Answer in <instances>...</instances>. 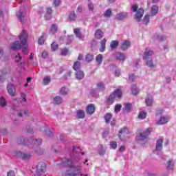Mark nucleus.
<instances>
[{"label":"nucleus","instance_id":"nucleus-1","mask_svg":"<svg viewBox=\"0 0 176 176\" xmlns=\"http://www.w3.org/2000/svg\"><path fill=\"white\" fill-rule=\"evenodd\" d=\"M27 32L23 30L19 36L21 43L19 41L12 43L11 45V49L12 50H20L22 47V52L23 54H27V49L28 48V45L27 44Z\"/></svg>","mask_w":176,"mask_h":176},{"label":"nucleus","instance_id":"nucleus-2","mask_svg":"<svg viewBox=\"0 0 176 176\" xmlns=\"http://www.w3.org/2000/svg\"><path fill=\"white\" fill-rule=\"evenodd\" d=\"M63 164L65 165V167H68L69 168H73V172H68L67 171L66 173L64 174L65 176H76L79 175L80 173H82V167L80 166H76L74 165V162L72 160L65 158L64 160L63 161Z\"/></svg>","mask_w":176,"mask_h":176},{"label":"nucleus","instance_id":"nucleus-3","mask_svg":"<svg viewBox=\"0 0 176 176\" xmlns=\"http://www.w3.org/2000/svg\"><path fill=\"white\" fill-rule=\"evenodd\" d=\"M122 96L123 94H122V91L120 89H116L113 92L112 94H111L106 98L105 102L107 104V105H112L116 97H118V98H122Z\"/></svg>","mask_w":176,"mask_h":176},{"label":"nucleus","instance_id":"nucleus-4","mask_svg":"<svg viewBox=\"0 0 176 176\" xmlns=\"http://www.w3.org/2000/svg\"><path fill=\"white\" fill-rule=\"evenodd\" d=\"M131 8L133 9V12H135V19L138 21H140L142 19V16H144V8H140L138 9V6L137 5H134L131 7Z\"/></svg>","mask_w":176,"mask_h":176},{"label":"nucleus","instance_id":"nucleus-5","mask_svg":"<svg viewBox=\"0 0 176 176\" xmlns=\"http://www.w3.org/2000/svg\"><path fill=\"white\" fill-rule=\"evenodd\" d=\"M153 129L152 128H148L146 130V131H144L142 133H140L139 135L140 140H142V141H144V140H146V138H148V135L152 133Z\"/></svg>","mask_w":176,"mask_h":176},{"label":"nucleus","instance_id":"nucleus-6","mask_svg":"<svg viewBox=\"0 0 176 176\" xmlns=\"http://www.w3.org/2000/svg\"><path fill=\"white\" fill-rule=\"evenodd\" d=\"M151 56H153V51L149 48H146V50L143 54L144 60H148V58H150Z\"/></svg>","mask_w":176,"mask_h":176},{"label":"nucleus","instance_id":"nucleus-7","mask_svg":"<svg viewBox=\"0 0 176 176\" xmlns=\"http://www.w3.org/2000/svg\"><path fill=\"white\" fill-rule=\"evenodd\" d=\"M7 90L8 94L10 96H12V97H14V96H16V88H14V86L12 84H10L7 87Z\"/></svg>","mask_w":176,"mask_h":176},{"label":"nucleus","instance_id":"nucleus-8","mask_svg":"<svg viewBox=\"0 0 176 176\" xmlns=\"http://www.w3.org/2000/svg\"><path fill=\"white\" fill-rule=\"evenodd\" d=\"M46 170V164L45 162H40L37 164V173H43Z\"/></svg>","mask_w":176,"mask_h":176},{"label":"nucleus","instance_id":"nucleus-9","mask_svg":"<svg viewBox=\"0 0 176 176\" xmlns=\"http://www.w3.org/2000/svg\"><path fill=\"white\" fill-rule=\"evenodd\" d=\"M16 156H18L21 159H23V160H28V159L31 157L30 154H25L24 153H21V151H18L16 153Z\"/></svg>","mask_w":176,"mask_h":176},{"label":"nucleus","instance_id":"nucleus-10","mask_svg":"<svg viewBox=\"0 0 176 176\" xmlns=\"http://www.w3.org/2000/svg\"><path fill=\"white\" fill-rule=\"evenodd\" d=\"M94 112H96V106L93 104H89L87 107V113L89 115H93Z\"/></svg>","mask_w":176,"mask_h":176},{"label":"nucleus","instance_id":"nucleus-11","mask_svg":"<svg viewBox=\"0 0 176 176\" xmlns=\"http://www.w3.org/2000/svg\"><path fill=\"white\" fill-rule=\"evenodd\" d=\"M159 12V7L157 6H153L151 10V16L153 17V16H156L157 13Z\"/></svg>","mask_w":176,"mask_h":176},{"label":"nucleus","instance_id":"nucleus-12","mask_svg":"<svg viewBox=\"0 0 176 176\" xmlns=\"http://www.w3.org/2000/svg\"><path fill=\"white\" fill-rule=\"evenodd\" d=\"M156 151H162L163 149V139H159L156 143Z\"/></svg>","mask_w":176,"mask_h":176},{"label":"nucleus","instance_id":"nucleus-13","mask_svg":"<svg viewBox=\"0 0 176 176\" xmlns=\"http://www.w3.org/2000/svg\"><path fill=\"white\" fill-rule=\"evenodd\" d=\"M170 120V117L166 116V117H162L159 122H157V124H165V123H167Z\"/></svg>","mask_w":176,"mask_h":176},{"label":"nucleus","instance_id":"nucleus-14","mask_svg":"<svg viewBox=\"0 0 176 176\" xmlns=\"http://www.w3.org/2000/svg\"><path fill=\"white\" fill-rule=\"evenodd\" d=\"M130 47V41H124L122 42L121 45V49L122 50H127Z\"/></svg>","mask_w":176,"mask_h":176},{"label":"nucleus","instance_id":"nucleus-15","mask_svg":"<svg viewBox=\"0 0 176 176\" xmlns=\"http://www.w3.org/2000/svg\"><path fill=\"white\" fill-rule=\"evenodd\" d=\"M102 36H104V32L100 29H98L95 32V38H96V39H101Z\"/></svg>","mask_w":176,"mask_h":176},{"label":"nucleus","instance_id":"nucleus-16","mask_svg":"<svg viewBox=\"0 0 176 176\" xmlns=\"http://www.w3.org/2000/svg\"><path fill=\"white\" fill-rule=\"evenodd\" d=\"M30 142L34 144V146H38L42 144V139H36L34 140L33 138H30Z\"/></svg>","mask_w":176,"mask_h":176},{"label":"nucleus","instance_id":"nucleus-17","mask_svg":"<svg viewBox=\"0 0 176 176\" xmlns=\"http://www.w3.org/2000/svg\"><path fill=\"white\" fill-rule=\"evenodd\" d=\"M76 116L78 119H83L85 116V111L83 110L77 111Z\"/></svg>","mask_w":176,"mask_h":176},{"label":"nucleus","instance_id":"nucleus-18","mask_svg":"<svg viewBox=\"0 0 176 176\" xmlns=\"http://www.w3.org/2000/svg\"><path fill=\"white\" fill-rule=\"evenodd\" d=\"M107 43V38H103L102 41L100 42V52L102 53L104 52L105 50V45Z\"/></svg>","mask_w":176,"mask_h":176},{"label":"nucleus","instance_id":"nucleus-19","mask_svg":"<svg viewBox=\"0 0 176 176\" xmlns=\"http://www.w3.org/2000/svg\"><path fill=\"white\" fill-rule=\"evenodd\" d=\"M126 17H127V13L126 12H120L117 14V20H123Z\"/></svg>","mask_w":176,"mask_h":176},{"label":"nucleus","instance_id":"nucleus-20","mask_svg":"<svg viewBox=\"0 0 176 176\" xmlns=\"http://www.w3.org/2000/svg\"><path fill=\"white\" fill-rule=\"evenodd\" d=\"M118 46H119V41L116 40L112 41L110 43L111 49H116Z\"/></svg>","mask_w":176,"mask_h":176},{"label":"nucleus","instance_id":"nucleus-21","mask_svg":"<svg viewBox=\"0 0 176 176\" xmlns=\"http://www.w3.org/2000/svg\"><path fill=\"white\" fill-rule=\"evenodd\" d=\"M102 60H104V57L102 54H98L96 57V61L98 63V65H101V64H102Z\"/></svg>","mask_w":176,"mask_h":176},{"label":"nucleus","instance_id":"nucleus-22","mask_svg":"<svg viewBox=\"0 0 176 176\" xmlns=\"http://www.w3.org/2000/svg\"><path fill=\"white\" fill-rule=\"evenodd\" d=\"M80 67H81L80 62L77 60L74 63L73 69H74V71H78V69H80Z\"/></svg>","mask_w":176,"mask_h":176},{"label":"nucleus","instance_id":"nucleus-23","mask_svg":"<svg viewBox=\"0 0 176 176\" xmlns=\"http://www.w3.org/2000/svg\"><path fill=\"white\" fill-rule=\"evenodd\" d=\"M54 101L55 104H57V105H60V104L63 103V98H61L60 96H56L54 98Z\"/></svg>","mask_w":176,"mask_h":176},{"label":"nucleus","instance_id":"nucleus-24","mask_svg":"<svg viewBox=\"0 0 176 176\" xmlns=\"http://www.w3.org/2000/svg\"><path fill=\"white\" fill-rule=\"evenodd\" d=\"M76 79H83L85 78V73L83 72H77L76 73Z\"/></svg>","mask_w":176,"mask_h":176},{"label":"nucleus","instance_id":"nucleus-25","mask_svg":"<svg viewBox=\"0 0 176 176\" xmlns=\"http://www.w3.org/2000/svg\"><path fill=\"white\" fill-rule=\"evenodd\" d=\"M74 32L76 36H77V38L82 39V34H80V30H79V28H75L74 30Z\"/></svg>","mask_w":176,"mask_h":176},{"label":"nucleus","instance_id":"nucleus-26","mask_svg":"<svg viewBox=\"0 0 176 176\" xmlns=\"http://www.w3.org/2000/svg\"><path fill=\"white\" fill-rule=\"evenodd\" d=\"M131 91L133 96H137L138 93H139L140 91L138 90V88H137V85H132Z\"/></svg>","mask_w":176,"mask_h":176},{"label":"nucleus","instance_id":"nucleus-27","mask_svg":"<svg viewBox=\"0 0 176 176\" xmlns=\"http://www.w3.org/2000/svg\"><path fill=\"white\" fill-rule=\"evenodd\" d=\"M16 16L18 17V19L20 20V21H21L22 23H24V14L21 12H19L17 14H16Z\"/></svg>","mask_w":176,"mask_h":176},{"label":"nucleus","instance_id":"nucleus-28","mask_svg":"<svg viewBox=\"0 0 176 176\" xmlns=\"http://www.w3.org/2000/svg\"><path fill=\"white\" fill-rule=\"evenodd\" d=\"M57 25L56 23H54L50 28V32L52 34H56V32H57Z\"/></svg>","mask_w":176,"mask_h":176},{"label":"nucleus","instance_id":"nucleus-29","mask_svg":"<svg viewBox=\"0 0 176 176\" xmlns=\"http://www.w3.org/2000/svg\"><path fill=\"white\" fill-rule=\"evenodd\" d=\"M69 19L70 21H75L76 20V14L74 12H72L69 15Z\"/></svg>","mask_w":176,"mask_h":176},{"label":"nucleus","instance_id":"nucleus-30","mask_svg":"<svg viewBox=\"0 0 176 176\" xmlns=\"http://www.w3.org/2000/svg\"><path fill=\"white\" fill-rule=\"evenodd\" d=\"M112 119V114L107 113L104 116V120L106 123H109L111 122V120Z\"/></svg>","mask_w":176,"mask_h":176},{"label":"nucleus","instance_id":"nucleus-31","mask_svg":"<svg viewBox=\"0 0 176 176\" xmlns=\"http://www.w3.org/2000/svg\"><path fill=\"white\" fill-rule=\"evenodd\" d=\"M94 58V56H93V54H87L85 57V60L86 61H87V63H90V61H93Z\"/></svg>","mask_w":176,"mask_h":176},{"label":"nucleus","instance_id":"nucleus-32","mask_svg":"<svg viewBox=\"0 0 176 176\" xmlns=\"http://www.w3.org/2000/svg\"><path fill=\"white\" fill-rule=\"evenodd\" d=\"M60 94L63 96H67V94H68V90H67L65 87H63L60 89Z\"/></svg>","mask_w":176,"mask_h":176},{"label":"nucleus","instance_id":"nucleus-33","mask_svg":"<svg viewBox=\"0 0 176 176\" xmlns=\"http://www.w3.org/2000/svg\"><path fill=\"white\" fill-rule=\"evenodd\" d=\"M117 60H120V61H123L126 60V56H124V54H118L116 56Z\"/></svg>","mask_w":176,"mask_h":176},{"label":"nucleus","instance_id":"nucleus-34","mask_svg":"<svg viewBox=\"0 0 176 176\" xmlns=\"http://www.w3.org/2000/svg\"><path fill=\"white\" fill-rule=\"evenodd\" d=\"M146 104L148 107H151L153 102V98H149V97L146 98Z\"/></svg>","mask_w":176,"mask_h":176},{"label":"nucleus","instance_id":"nucleus-35","mask_svg":"<svg viewBox=\"0 0 176 176\" xmlns=\"http://www.w3.org/2000/svg\"><path fill=\"white\" fill-rule=\"evenodd\" d=\"M51 49H52V52H56V50H57V49H58V44H57L56 42H53L51 44Z\"/></svg>","mask_w":176,"mask_h":176},{"label":"nucleus","instance_id":"nucleus-36","mask_svg":"<svg viewBox=\"0 0 176 176\" xmlns=\"http://www.w3.org/2000/svg\"><path fill=\"white\" fill-rule=\"evenodd\" d=\"M131 103H126L125 105L124 111L126 112H131Z\"/></svg>","mask_w":176,"mask_h":176},{"label":"nucleus","instance_id":"nucleus-37","mask_svg":"<svg viewBox=\"0 0 176 176\" xmlns=\"http://www.w3.org/2000/svg\"><path fill=\"white\" fill-rule=\"evenodd\" d=\"M104 17H111L112 16V10L108 9L104 14Z\"/></svg>","mask_w":176,"mask_h":176},{"label":"nucleus","instance_id":"nucleus-38","mask_svg":"<svg viewBox=\"0 0 176 176\" xmlns=\"http://www.w3.org/2000/svg\"><path fill=\"white\" fill-rule=\"evenodd\" d=\"M97 87L98 89H100L101 91L105 89V86L104 85V83L102 82H98L97 84Z\"/></svg>","mask_w":176,"mask_h":176},{"label":"nucleus","instance_id":"nucleus-39","mask_svg":"<svg viewBox=\"0 0 176 176\" xmlns=\"http://www.w3.org/2000/svg\"><path fill=\"white\" fill-rule=\"evenodd\" d=\"M149 17H150V15H145L143 19V23H144L146 25L149 23V19H150Z\"/></svg>","mask_w":176,"mask_h":176},{"label":"nucleus","instance_id":"nucleus-40","mask_svg":"<svg viewBox=\"0 0 176 176\" xmlns=\"http://www.w3.org/2000/svg\"><path fill=\"white\" fill-rule=\"evenodd\" d=\"M145 118H146V113H145V111H142L139 113L138 115L139 119L143 120V119H145Z\"/></svg>","mask_w":176,"mask_h":176},{"label":"nucleus","instance_id":"nucleus-41","mask_svg":"<svg viewBox=\"0 0 176 176\" xmlns=\"http://www.w3.org/2000/svg\"><path fill=\"white\" fill-rule=\"evenodd\" d=\"M120 134H123L124 135L126 134H129V129L126 127L122 128L120 131Z\"/></svg>","mask_w":176,"mask_h":176},{"label":"nucleus","instance_id":"nucleus-42","mask_svg":"<svg viewBox=\"0 0 176 176\" xmlns=\"http://www.w3.org/2000/svg\"><path fill=\"white\" fill-rule=\"evenodd\" d=\"M110 146L112 148V149H116L118 148V142L116 141H112L110 142Z\"/></svg>","mask_w":176,"mask_h":176},{"label":"nucleus","instance_id":"nucleus-43","mask_svg":"<svg viewBox=\"0 0 176 176\" xmlns=\"http://www.w3.org/2000/svg\"><path fill=\"white\" fill-rule=\"evenodd\" d=\"M50 80L51 79L50 78L49 76H46L45 78H44L43 82V85H49V83H50Z\"/></svg>","mask_w":176,"mask_h":176},{"label":"nucleus","instance_id":"nucleus-44","mask_svg":"<svg viewBox=\"0 0 176 176\" xmlns=\"http://www.w3.org/2000/svg\"><path fill=\"white\" fill-rule=\"evenodd\" d=\"M60 54L62 55V56H67V54H68V52H69V50H68V49L67 48H63V49H62L61 50H60Z\"/></svg>","mask_w":176,"mask_h":176},{"label":"nucleus","instance_id":"nucleus-45","mask_svg":"<svg viewBox=\"0 0 176 176\" xmlns=\"http://www.w3.org/2000/svg\"><path fill=\"white\" fill-rule=\"evenodd\" d=\"M0 105L1 107H6V100L3 97L0 98Z\"/></svg>","mask_w":176,"mask_h":176},{"label":"nucleus","instance_id":"nucleus-46","mask_svg":"<svg viewBox=\"0 0 176 176\" xmlns=\"http://www.w3.org/2000/svg\"><path fill=\"white\" fill-rule=\"evenodd\" d=\"M146 65H147V67H149L150 68H152L154 67L153 61H152V60H148L146 62Z\"/></svg>","mask_w":176,"mask_h":176},{"label":"nucleus","instance_id":"nucleus-47","mask_svg":"<svg viewBox=\"0 0 176 176\" xmlns=\"http://www.w3.org/2000/svg\"><path fill=\"white\" fill-rule=\"evenodd\" d=\"M121 109H122V104H116L114 108L115 112H120Z\"/></svg>","mask_w":176,"mask_h":176},{"label":"nucleus","instance_id":"nucleus-48","mask_svg":"<svg viewBox=\"0 0 176 176\" xmlns=\"http://www.w3.org/2000/svg\"><path fill=\"white\" fill-rule=\"evenodd\" d=\"M38 44L39 45H43L45 43V37L43 35H42L39 38H38Z\"/></svg>","mask_w":176,"mask_h":176},{"label":"nucleus","instance_id":"nucleus-49","mask_svg":"<svg viewBox=\"0 0 176 176\" xmlns=\"http://www.w3.org/2000/svg\"><path fill=\"white\" fill-rule=\"evenodd\" d=\"M174 167V163H173V161L169 160L166 164V168H172Z\"/></svg>","mask_w":176,"mask_h":176},{"label":"nucleus","instance_id":"nucleus-50","mask_svg":"<svg viewBox=\"0 0 176 176\" xmlns=\"http://www.w3.org/2000/svg\"><path fill=\"white\" fill-rule=\"evenodd\" d=\"M7 74H10V68L9 67L4 69L2 71V75H6Z\"/></svg>","mask_w":176,"mask_h":176},{"label":"nucleus","instance_id":"nucleus-51","mask_svg":"<svg viewBox=\"0 0 176 176\" xmlns=\"http://www.w3.org/2000/svg\"><path fill=\"white\" fill-rule=\"evenodd\" d=\"M129 82H134V80H135V76H134V74L129 75Z\"/></svg>","mask_w":176,"mask_h":176},{"label":"nucleus","instance_id":"nucleus-52","mask_svg":"<svg viewBox=\"0 0 176 176\" xmlns=\"http://www.w3.org/2000/svg\"><path fill=\"white\" fill-rule=\"evenodd\" d=\"M15 58L16 63H20V60H21L23 58L20 56V54H17V55L15 56Z\"/></svg>","mask_w":176,"mask_h":176},{"label":"nucleus","instance_id":"nucleus-53","mask_svg":"<svg viewBox=\"0 0 176 176\" xmlns=\"http://www.w3.org/2000/svg\"><path fill=\"white\" fill-rule=\"evenodd\" d=\"M47 56H48V54H47V52L46 51L43 52L41 54L42 58H47Z\"/></svg>","mask_w":176,"mask_h":176},{"label":"nucleus","instance_id":"nucleus-54","mask_svg":"<svg viewBox=\"0 0 176 176\" xmlns=\"http://www.w3.org/2000/svg\"><path fill=\"white\" fill-rule=\"evenodd\" d=\"M88 8L89 10H91V12H93V10H94V5H93V3H89Z\"/></svg>","mask_w":176,"mask_h":176},{"label":"nucleus","instance_id":"nucleus-55","mask_svg":"<svg viewBox=\"0 0 176 176\" xmlns=\"http://www.w3.org/2000/svg\"><path fill=\"white\" fill-rule=\"evenodd\" d=\"M7 176H16V173L13 170H10L8 173Z\"/></svg>","mask_w":176,"mask_h":176},{"label":"nucleus","instance_id":"nucleus-56","mask_svg":"<svg viewBox=\"0 0 176 176\" xmlns=\"http://www.w3.org/2000/svg\"><path fill=\"white\" fill-rule=\"evenodd\" d=\"M60 2L61 1L60 0H54L53 3H54V6H58V5H60Z\"/></svg>","mask_w":176,"mask_h":176},{"label":"nucleus","instance_id":"nucleus-57","mask_svg":"<svg viewBox=\"0 0 176 176\" xmlns=\"http://www.w3.org/2000/svg\"><path fill=\"white\" fill-rule=\"evenodd\" d=\"M52 13H53L52 8H47V14H52Z\"/></svg>","mask_w":176,"mask_h":176},{"label":"nucleus","instance_id":"nucleus-58","mask_svg":"<svg viewBox=\"0 0 176 176\" xmlns=\"http://www.w3.org/2000/svg\"><path fill=\"white\" fill-rule=\"evenodd\" d=\"M17 142L18 144H24L25 141L24 140V138H21L18 140Z\"/></svg>","mask_w":176,"mask_h":176},{"label":"nucleus","instance_id":"nucleus-59","mask_svg":"<svg viewBox=\"0 0 176 176\" xmlns=\"http://www.w3.org/2000/svg\"><path fill=\"white\" fill-rule=\"evenodd\" d=\"M99 154H100L101 155H104L105 154V150H104V148H101L99 150Z\"/></svg>","mask_w":176,"mask_h":176},{"label":"nucleus","instance_id":"nucleus-60","mask_svg":"<svg viewBox=\"0 0 176 176\" xmlns=\"http://www.w3.org/2000/svg\"><path fill=\"white\" fill-rule=\"evenodd\" d=\"M120 152H124L126 151V147L124 146H121L119 148Z\"/></svg>","mask_w":176,"mask_h":176},{"label":"nucleus","instance_id":"nucleus-61","mask_svg":"<svg viewBox=\"0 0 176 176\" xmlns=\"http://www.w3.org/2000/svg\"><path fill=\"white\" fill-rule=\"evenodd\" d=\"M78 60H83V55L82 54H79Z\"/></svg>","mask_w":176,"mask_h":176},{"label":"nucleus","instance_id":"nucleus-62","mask_svg":"<svg viewBox=\"0 0 176 176\" xmlns=\"http://www.w3.org/2000/svg\"><path fill=\"white\" fill-rule=\"evenodd\" d=\"M120 76V71L116 70V76Z\"/></svg>","mask_w":176,"mask_h":176},{"label":"nucleus","instance_id":"nucleus-63","mask_svg":"<svg viewBox=\"0 0 176 176\" xmlns=\"http://www.w3.org/2000/svg\"><path fill=\"white\" fill-rule=\"evenodd\" d=\"M82 6H79L77 8V12H80V13L82 12Z\"/></svg>","mask_w":176,"mask_h":176},{"label":"nucleus","instance_id":"nucleus-64","mask_svg":"<svg viewBox=\"0 0 176 176\" xmlns=\"http://www.w3.org/2000/svg\"><path fill=\"white\" fill-rule=\"evenodd\" d=\"M162 113H163V110H158L157 112V115H162Z\"/></svg>","mask_w":176,"mask_h":176}]
</instances>
